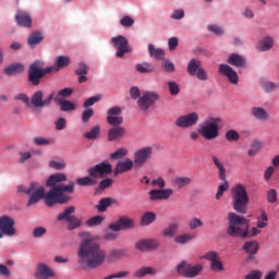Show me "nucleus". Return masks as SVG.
I'll return each instance as SVG.
<instances>
[{
	"label": "nucleus",
	"mask_w": 279,
	"mask_h": 279,
	"mask_svg": "<svg viewBox=\"0 0 279 279\" xmlns=\"http://www.w3.org/2000/svg\"><path fill=\"white\" fill-rule=\"evenodd\" d=\"M60 182H66V174L54 173L49 177L46 182V186H50V191L45 193V186L38 182H32L29 185H19L17 193H24L27 195L28 202L27 208L38 204L40 199L45 201L46 206H56V204H69L71 202V193L75 191V182L71 181L68 185ZM69 195H68V194Z\"/></svg>",
	"instance_id": "obj_1"
},
{
	"label": "nucleus",
	"mask_w": 279,
	"mask_h": 279,
	"mask_svg": "<svg viewBox=\"0 0 279 279\" xmlns=\"http://www.w3.org/2000/svg\"><path fill=\"white\" fill-rule=\"evenodd\" d=\"M81 243L77 251L78 265L83 269H97L106 263V252L99 247V244L88 232H80Z\"/></svg>",
	"instance_id": "obj_2"
},
{
	"label": "nucleus",
	"mask_w": 279,
	"mask_h": 279,
	"mask_svg": "<svg viewBox=\"0 0 279 279\" xmlns=\"http://www.w3.org/2000/svg\"><path fill=\"white\" fill-rule=\"evenodd\" d=\"M69 64H71V59L64 56H59L56 60V65L48 68H45V62L40 60L34 61L28 66V82L33 86H39L45 75H49V73H53V71H60V69H64V66H69Z\"/></svg>",
	"instance_id": "obj_3"
},
{
	"label": "nucleus",
	"mask_w": 279,
	"mask_h": 279,
	"mask_svg": "<svg viewBox=\"0 0 279 279\" xmlns=\"http://www.w3.org/2000/svg\"><path fill=\"white\" fill-rule=\"evenodd\" d=\"M226 234L232 239H236V236H240V239H254V236H258V231L256 228L250 230L248 219L230 211L228 214Z\"/></svg>",
	"instance_id": "obj_4"
},
{
	"label": "nucleus",
	"mask_w": 279,
	"mask_h": 279,
	"mask_svg": "<svg viewBox=\"0 0 279 279\" xmlns=\"http://www.w3.org/2000/svg\"><path fill=\"white\" fill-rule=\"evenodd\" d=\"M232 207L239 215L247 214V205L250 204V195L245 185L238 183L231 190Z\"/></svg>",
	"instance_id": "obj_5"
},
{
	"label": "nucleus",
	"mask_w": 279,
	"mask_h": 279,
	"mask_svg": "<svg viewBox=\"0 0 279 279\" xmlns=\"http://www.w3.org/2000/svg\"><path fill=\"white\" fill-rule=\"evenodd\" d=\"M221 123V118L209 117L203 122L197 129L198 134L203 136L206 141H214L219 136V124Z\"/></svg>",
	"instance_id": "obj_6"
},
{
	"label": "nucleus",
	"mask_w": 279,
	"mask_h": 279,
	"mask_svg": "<svg viewBox=\"0 0 279 279\" xmlns=\"http://www.w3.org/2000/svg\"><path fill=\"white\" fill-rule=\"evenodd\" d=\"M153 186H158L159 190H150L148 192L150 202H162L170 199L171 195H173L172 189H165L167 186V182L161 177L154 179L151 181Z\"/></svg>",
	"instance_id": "obj_7"
},
{
	"label": "nucleus",
	"mask_w": 279,
	"mask_h": 279,
	"mask_svg": "<svg viewBox=\"0 0 279 279\" xmlns=\"http://www.w3.org/2000/svg\"><path fill=\"white\" fill-rule=\"evenodd\" d=\"M202 271H204L202 264L193 265L186 260H182L177 265V272L179 276H183V278H197Z\"/></svg>",
	"instance_id": "obj_8"
},
{
	"label": "nucleus",
	"mask_w": 279,
	"mask_h": 279,
	"mask_svg": "<svg viewBox=\"0 0 279 279\" xmlns=\"http://www.w3.org/2000/svg\"><path fill=\"white\" fill-rule=\"evenodd\" d=\"M16 222L12 217L4 215L0 217V239L3 236H16Z\"/></svg>",
	"instance_id": "obj_9"
},
{
	"label": "nucleus",
	"mask_w": 279,
	"mask_h": 279,
	"mask_svg": "<svg viewBox=\"0 0 279 279\" xmlns=\"http://www.w3.org/2000/svg\"><path fill=\"white\" fill-rule=\"evenodd\" d=\"M198 121L199 114H197V112H190L178 117L174 120V125L175 128H180L181 130H189V128L197 125Z\"/></svg>",
	"instance_id": "obj_10"
},
{
	"label": "nucleus",
	"mask_w": 279,
	"mask_h": 279,
	"mask_svg": "<svg viewBox=\"0 0 279 279\" xmlns=\"http://www.w3.org/2000/svg\"><path fill=\"white\" fill-rule=\"evenodd\" d=\"M111 44L113 45V48L117 49V52H116L117 58H123L125 53H131L132 51V48L130 47V43L128 41V38H125L123 35L112 37Z\"/></svg>",
	"instance_id": "obj_11"
},
{
	"label": "nucleus",
	"mask_w": 279,
	"mask_h": 279,
	"mask_svg": "<svg viewBox=\"0 0 279 279\" xmlns=\"http://www.w3.org/2000/svg\"><path fill=\"white\" fill-rule=\"evenodd\" d=\"M154 154V147L146 146L144 148H141L134 153V160L133 163L135 167H144V165H147V161L151 159V156Z\"/></svg>",
	"instance_id": "obj_12"
},
{
	"label": "nucleus",
	"mask_w": 279,
	"mask_h": 279,
	"mask_svg": "<svg viewBox=\"0 0 279 279\" xmlns=\"http://www.w3.org/2000/svg\"><path fill=\"white\" fill-rule=\"evenodd\" d=\"M160 99V96L156 92H144L143 95L137 100V106L144 112H147L156 101Z\"/></svg>",
	"instance_id": "obj_13"
},
{
	"label": "nucleus",
	"mask_w": 279,
	"mask_h": 279,
	"mask_svg": "<svg viewBox=\"0 0 279 279\" xmlns=\"http://www.w3.org/2000/svg\"><path fill=\"white\" fill-rule=\"evenodd\" d=\"M90 178H104L112 173V165L108 161L100 162L87 170Z\"/></svg>",
	"instance_id": "obj_14"
},
{
	"label": "nucleus",
	"mask_w": 279,
	"mask_h": 279,
	"mask_svg": "<svg viewBox=\"0 0 279 279\" xmlns=\"http://www.w3.org/2000/svg\"><path fill=\"white\" fill-rule=\"evenodd\" d=\"M53 96L54 94L51 93L49 96L43 99V97H45V94L43 93V90H37L33 94L31 104L32 106H34V108H47L51 106V101H53Z\"/></svg>",
	"instance_id": "obj_15"
},
{
	"label": "nucleus",
	"mask_w": 279,
	"mask_h": 279,
	"mask_svg": "<svg viewBox=\"0 0 279 279\" xmlns=\"http://www.w3.org/2000/svg\"><path fill=\"white\" fill-rule=\"evenodd\" d=\"M204 260H209L210 266L209 269L211 271H223V263H221V258L219 257V253L211 251L203 255Z\"/></svg>",
	"instance_id": "obj_16"
},
{
	"label": "nucleus",
	"mask_w": 279,
	"mask_h": 279,
	"mask_svg": "<svg viewBox=\"0 0 279 279\" xmlns=\"http://www.w3.org/2000/svg\"><path fill=\"white\" fill-rule=\"evenodd\" d=\"M121 112H123L121 107L110 108L107 112V123L113 128H121V124L123 123V117L120 116Z\"/></svg>",
	"instance_id": "obj_17"
},
{
	"label": "nucleus",
	"mask_w": 279,
	"mask_h": 279,
	"mask_svg": "<svg viewBox=\"0 0 279 279\" xmlns=\"http://www.w3.org/2000/svg\"><path fill=\"white\" fill-rule=\"evenodd\" d=\"M131 228H134V220L125 216L120 217L117 222L109 226V230H113V232H121V230H131Z\"/></svg>",
	"instance_id": "obj_18"
},
{
	"label": "nucleus",
	"mask_w": 279,
	"mask_h": 279,
	"mask_svg": "<svg viewBox=\"0 0 279 279\" xmlns=\"http://www.w3.org/2000/svg\"><path fill=\"white\" fill-rule=\"evenodd\" d=\"M218 73L228 78L230 84H239V74L236 73V71H234V69H232V66L222 63L219 65Z\"/></svg>",
	"instance_id": "obj_19"
},
{
	"label": "nucleus",
	"mask_w": 279,
	"mask_h": 279,
	"mask_svg": "<svg viewBox=\"0 0 279 279\" xmlns=\"http://www.w3.org/2000/svg\"><path fill=\"white\" fill-rule=\"evenodd\" d=\"M134 161L130 158H124L123 160L118 161L114 170L113 175H120V173H128V171H132L134 168Z\"/></svg>",
	"instance_id": "obj_20"
},
{
	"label": "nucleus",
	"mask_w": 279,
	"mask_h": 279,
	"mask_svg": "<svg viewBox=\"0 0 279 279\" xmlns=\"http://www.w3.org/2000/svg\"><path fill=\"white\" fill-rule=\"evenodd\" d=\"M158 248V242L156 240L146 239L140 240L135 243V250L138 252H151V250Z\"/></svg>",
	"instance_id": "obj_21"
},
{
	"label": "nucleus",
	"mask_w": 279,
	"mask_h": 279,
	"mask_svg": "<svg viewBox=\"0 0 279 279\" xmlns=\"http://www.w3.org/2000/svg\"><path fill=\"white\" fill-rule=\"evenodd\" d=\"M227 63L236 69H247V60L239 53H232L227 58Z\"/></svg>",
	"instance_id": "obj_22"
},
{
	"label": "nucleus",
	"mask_w": 279,
	"mask_h": 279,
	"mask_svg": "<svg viewBox=\"0 0 279 279\" xmlns=\"http://www.w3.org/2000/svg\"><path fill=\"white\" fill-rule=\"evenodd\" d=\"M112 205L119 206V201L112 197H105L98 202V205L96 206V208L98 213H106L108 208H110Z\"/></svg>",
	"instance_id": "obj_23"
},
{
	"label": "nucleus",
	"mask_w": 279,
	"mask_h": 279,
	"mask_svg": "<svg viewBox=\"0 0 279 279\" xmlns=\"http://www.w3.org/2000/svg\"><path fill=\"white\" fill-rule=\"evenodd\" d=\"M53 276H54L53 270L49 268L47 264L37 265V272L35 275V278L48 279V278H53Z\"/></svg>",
	"instance_id": "obj_24"
},
{
	"label": "nucleus",
	"mask_w": 279,
	"mask_h": 279,
	"mask_svg": "<svg viewBox=\"0 0 279 279\" xmlns=\"http://www.w3.org/2000/svg\"><path fill=\"white\" fill-rule=\"evenodd\" d=\"M125 136V128L123 126H113L108 131V141L110 143L119 141Z\"/></svg>",
	"instance_id": "obj_25"
},
{
	"label": "nucleus",
	"mask_w": 279,
	"mask_h": 279,
	"mask_svg": "<svg viewBox=\"0 0 279 279\" xmlns=\"http://www.w3.org/2000/svg\"><path fill=\"white\" fill-rule=\"evenodd\" d=\"M246 254H250L248 258H252L254 254H258V250H260V244H258V241L251 240L246 241L242 247Z\"/></svg>",
	"instance_id": "obj_26"
},
{
	"label": "nucleus",
	"mask_w": 279,
	"mask_h": 279,
	"mask_svg": "<svg viewBox=\"0 0 279 279\" xmlns=\"http://www.w3.org/2000/svg\"><path fill=\"white\" fill-rule=\"evenodd\" d=\"M251 114L257 121H268L269 119V112L263 107H252Z\"/></svg>",
	"instance_id": "obj_27"
},
{
	"label": "nucleus",
	"mask_w": 279,
	"mask_h": 279,
	"mask_svg": "<svg viewBox=\"0 0 279 279\" xmlns=\"http://www.w3.org/2000/svg\"><path fill=\"white\" fill-rule=\"evenodd\" d=\"M15 20L20 27H32V15L29 13L21 11L15 15Z\"/></svg>",
	"instance_id": "obj_28"
},
{
	"label": "nucleus",
	"mask_w": 279,
	"mask_h": 279,
	"mask_svg": "<svg viewBox=\"0 0 279 279\" xmlns=\"http://www.w3.org/2000/svg\"><path fill=\"white\" fill-rule=\"evenodd\" d=\"M23 71H25L23 63H13L4 68L3 73L4 75L12 77V75H19L23 73Z\"/></svg>",
	"instance_id": "obj_29"
},
{
	"label": "nucleus",
	"mask_w": 279,
	"mask_h": 279,
	"mask_svg": "<svg viewBox=\"0 0 279 279\" xmlns=\"http://www.w3.org/2000/svg\"><path fill=\"white\" fill-rule=\"evenodd\" d=\"M269 226V216H267V213L265 211V209L260 210V215L257 217V222H256V227H252V228H256L258 233L260 234V230H264V228H267Z\"/></svg>",
	"instance_id": "obj_30"
},
{
	"label": "nucleus",
	"mask_w": 279,
	"mask_h": 279,
	"mask_svg": "<svg viewBox=\"0 0 279 279\" xmlns=\"http://www.w3.org/2000/svg\"><path fill=\"white\" fill-rule=\"evenodd\" d=\"M75 74L78 75V84H84L88 82V65L84 62L78 63Z\"/></svg>",
	"instance_id": "obj_31"
},
{
	"label": "nucleus",
	"mask_w": 279,
	"mask_h": 279,
	"mask_svg": "<svg viewBox=\"0 0 279 279\" xmlns=\"http://www.w3.org/2000/svg\"><path fill=\"white\" fill-rule=\"evenodd\" d=\"M54 101L60 106L61 112H73V110H76L77 108L71 100H62L58 96L54 98Z\"/></svg>",
	"instance_id": "obj_32"
},
{
	"label": "nucleus",
	"mask_w": 279,
	"mask_h": 279,
	"mask_svg": "<svg viewBox=\"0 0 279 279\" xmlns=\"http://www.w3.org/2000/svg\"><path fill=\"white\" fill-rule=\"evenodd\" d=\"M211 160L215 167L218 169L219 180H226V166H223V161H221V159L215 155L211 156Z\"/></svg>",
	"instance_id": "obj_33"
},
{
	"label": "nucleus",
	"mask_w": 279,
	"mask_h": 279,
	"mask_svg": "<svg viewBox=\"0 0 279 279\" xmlns=\"http://www.w3.org/2000/svg\"><path fill=\"white\" fill-rule=\"evenodd\" d=\"M74 213H75V207L74 206L65 207L64 210L57 216V221H66V222H69L70 219L73 218Z\"/></svg>",
	"instance_id": "obj_34"
},
{
	"label": "nucleus",
	"mask_w": 279,
	"mask_h": 279,
	"mask_svg": "<svg viewBox=\"0 0 279 279\" xmlns=\"http://www.w3.org/2000/svg\"><path fill=\"white\" fill-rule=\"evenodd\" d=\"M274 48V38L266 36L257 45L258 51H269Z\"/></svg>",
	"instance_id": "obj_35"
},
{
	"label": "nucleus",
	"mask_w": 279,
	"mask_h": 279,
	"mask_svg": "<svg viewBox=\"0 0 279 279\" xmlns=\"http://www.w3.org/2000/svg\"><path fill=\"white\" fill-rule=\"evenodd\" d=\"M45 40V37L43 36V33L40 32H33L27 40L28 47H36V45H40Z\"/></svg>",
	"instance_id": "obj_36"
},
{
	"label": "nucleus",
	"mask_w": 279,
	"mask_h": 279,
	"mask_svg": "<svg viewBox=\"0 0 279 279\" xmlns=\"http://www.w3.org/2000/svg\"><path fill=\"white\" fill-rule=\"evenodd\" d=\"M191 182H193V179L189 177H177L173 179L172 184L177 186V189H186V186H190Z\"/></svg>",
	"instance_id": "obj_37"
},
{
	"label": "nucleus",
	"mask_w": 279,
	"mask_h": 279,
	"mask_svg": "<svg viewBox=\"0 0 279 279\" xmlns=\"http://www.w3.org/2000/svg\"><path fill=\"white\" fill-rule=\"evenodd\" d=\"M202 69V61L198 59H191L187 63L189 75L195 76L196 73Z\"/></svg>",
	"instance_id": "obj_38"
},
{
	"label": "nucleus",
	"mask_w": 279,
	"mask_h": 279,
	"mask_svg": "<svg viewBox=\"0 0 279 279\" xmlns=\"http://www.w3.org/2000/svg\"><path fill=\"white\" fill-rule=\"evenodd\" d=\"M178 230H180V221L171 222L168 228L163 230V236L173 239V235L178 234Z\"/></svg>",
	"instance_id": "obj_39"
},
{
	"label": "nucleus",
	"mask_w": 279,
	"mask_h": 279,
	"mask_svg": "<svg viewBox=\"0 0 279 279\" xmlns=\"http://www.w3.org/2000/svg\"><path fill=\"white\" fill-rule=\"evenodd\" d=\"M148 52L150 58H155V60H165V50L154 47L153 44L148 45Z\"/></svg>",
	"instance_id": "obj_40"
},
{
	"label": "nucleus",
	"mask_w": 279,
	"mask_h": 279,
	"mask_svg": "<svg viewBox=\"0 0 279 279\" xmlns=\"http://www.w3.org/2000/svg\"><path fill=\"white\" fill-rule=\"evenodd\" d=\"M134 278H144V276H156V269L151 267H142L134 272Z\"/></svg>",
	"instance_id": "obj_41"
},
{
	"label": "nucleus",
	"mask_w": 279,
	"mask_h": 279,
	"mask_svg": "<svg viewBox=\"0 0 279 279\" xmlns=\"http://www.w3.org/2000/svg\"><path fill=\"white\" fill-rule=\"evenodd\" d=\"M137 73H154L156 69L149 62H143L135 65Z\"/></svg>",
	"instance_id": "obj_42"
},
{
	"label": "nucleus",
	"mask_w": 279,
	"mask_h": 279,
	"mask_svg": "<svg viewBox=\"0 0 279 279\" xmlns=\"http://www.w3.org/2000/svg\"><path fill=\"white\" fill-rule=\"evenodd\" d=\"M156 221V215L154 211H146L141 219V226H151Z\"/></svg>",
	"instance_id": "obj_43"
},
{
	"label": "nucleus",
	"mask_w": 279,
	"mask_h": 279,
	"mask_svg": "<svg viewBox=\"0 0 279 279\" xmlns=\"http://www.w3.org/2000/svg\"><path fill=\"white\" fill-rule=\"evenodd\" d=\"M76 184L78 186H95L97 184V180L93 179V177H84L76 179Z\"/></svg>",
	"instance_id": "obj_44"
},
{
	"label": "nucleus",
	"mask_w": 279,
	"mask_h": 279,
	"mask_svg": "<svg viewBox=\"0 0 279 279\" xmlns=\"http://www.w3.org/2000/svg\"><path fill=\"white\" fill-rule=\"evenodd\" d=\"M100 132L101 129L99 126H93L88 132L84 133V137L87 141H96V138H99Z\"/></svg>",
	"instance_id": "obj_45"
},
{
	"label": "nucleus",
	"mask_w": 279,
	"mask_h": 279,
	"mask_svg": "<svg viewBox=\"0 0 279 279\" xmlns=\"http://www.w3.org/2000/svg\"><path fill=\"white\" fill-rule=\"evenodd\" d=\"M83 226H84V222H82V220L74 215L68 222V230L69 231L77 230V228H82Z\"/></svg>",
	"instance_id": "obj_46"
},
{
	"label": "nucleus",
	"mask_w": 279,
	"mask_h": 279,
	"mask_svg": "<svg viewBox=\"0 0 279 279\" xmlns=\"http://www.w3.org/2000/svg\"><path fill=\"white\" fill-rule=\"evenodd\" d=\"M49 168L56 169V171H62L63 169H66V162L64 161V159H59L57 161L50 160Z\"/></svg>",
	"instance_id": "obj_47"
},
{
	"label": "nucleus",
	"mask_w": 279,
	"mask_h": 279,
	"mask_svg": "<svg viewBox=\"0 0 279 279\" xmlns=\"http://www.w3.org/2000/svg\"><path fill=\"white\" fill-rule=\"evenodd\" d=\"M193 239H195V235L185 233V234L175 236L174 243H179L180 245H186V243H189V241H193Z\"/></svg>",
	"instance_id": "obj_48"
},
{
	"label": "nucleus",
	"mask_w": 279,
	"mask_h": 279,
	"mask_svg": "<svg viewBox=\"0 0 279 279\" xmlns=\"http://www.w3.org/2000/svg\"><path fill=\"white\" fill-rule=\"evenodd\" d=\"M223 184L218 186V191L216 193V199H221L223 197V193L230 189V184H228V179L225 177V180H221Z\"/></svg>",
	"instance_id": "obj_49"
},
{
	"label": "nucleus",
	"mask_w": 279,
	"mask_h": 279,
	"mask_svg": "<svg viewBox=\"0 0 279 279\" xmlns=\"http://www.w3.org/2000/svg\"><path fill=\"white\" fill-rule=\"evenodd\" d=\"M128 156V149L126 148H118L114 153L110 155L111 160H119L121 158H125Z\"/></svg>",
	"instance_id": "obj_50"
},
{
	"label": "nucleus",
	"mask_w": 279,
	"mask_h": 279,
	"mask_svg": "<svg viewBox=\"0 0 279 279\" xmlns=\"http://www.w3.org/2000/svg\"><path fill=\"white\" fill-rule=\"evenodd\" d=\"M260 149H263V144L258 141H255L252 143L251 148L247 151V155L256 156V154H258V151H260Z\"/></svg>",
	"instance_id": "obj_51"
},
{
	"label": "nucleus",
	"mask_w": 279,
	"mask_h": 279,
	"mask_svg": "<svg viewBox=\"0 0 279 279\" xmlns=\"http://www.w3.org/2000/svg\"><path fill=\"white\" fill-rule=\"evenodd\" d=\"M225 138L226 141H229V143H231L232 141H239V138H241V135H239V132H236V130H229L226 132Z\"/></svg>",
	"instance_id": "obj_52"
},
{
	"label": "nucleus",
	"mask_w": 279,
	"mask_h": 279,
	"mask_svg": "<svg viewBox=\"0 0 279 279\" xmlns=\"http://www.w3.org/2000/svg\"><path fill=\"white\" fill-rule=\"evenodd\" d=\"M97 101H101V94H98L96 96H93V97H89L88 99H86L84 101L83 108L89 109L90 106H95V104H97Z\"/></svg>",
	"instance_id": "obj_53"
},
{
	"label": "nucleus",
	"mask_w": 279,
	"mask_h": 279,
	"mask_svg": "<svg viewBox=\"0 0 279 279\" xmlns=\"http://www.w3.org/2000/svg\"><path fill=\"white\" fill-rule=\"evenodd\" d=\"M125 254H128V251H125V248L113 250L111 251L110 257L112 258V260H119V258H123Z\"/></svg>",
	"instance_id": "obj_54"
},
{
	"label": "nucleus",
	"mask_w": 279,
	"mask_h": 279,
	"mask_svg": "<svg viewBox=\"0 0 279 279\" xmlns=\"http://www.w3.org/2000/svg\"><path fill=\"white\" fill-rule=\"evenodd\" d=\"M262 88H264L265 93H274V90H278V85L267 81L262 84Z\"/></svg>",
	"instance_id": "obj_55"
},
{
	"label": "nucleus",
	"mask_w": 279,
	"mask_h": 279,
	"mask_svg": "<svg viewBox=\"0 0 279 279\" xmlns=\"http://www.w3.org/2000/svg\"><path fill=\"white\" fill-rule=\"evenodd\" d=\"M204 226V221L199 218H192L189 221V228L190 230H197V228H202Z\"/></svg>",
	"instance_id": "obj_56"
},
{
	"label": "nucleus",
	"mask_w": 279,
	"mask_h": 279,
	"mask_svg": "<svg viewBox=\"0 0 279 279\" xmlns=\"http://www.w3.org/2000/svg\"><path fill=\"white\" fill-rule=\"evenodd\" d=\"M104 221V217L101 216H95L93 218H89L86 221V226H88L89 228H93L95 226H100V223Z\"/></svg>",
	"instance_id": "obj_57"
},
{
	"label": "nucleus",
	"mask_w": 279,
	"mask_h": 279,
	"mask_svg": "<svg viewBox=\"0 0 279 279\" xmlns=\"http://www.w3.org/2000/svg\"><path fill=\"white\" fill-rule=\"evenodd\" d=\"M168 88L170 90V95H180V85H178V83L173 81L168 82Z\"/></svg>",
	"instance_id": "obj_58"
},
{
	"label": "nucleus",
	"mask_w": 279,
	"mask_h": 279,
	"mask_svg": "<svg viewBox=\"0 0 279 279\" xmlns=\"http://www.w3.org/2000/svg\"><path fill=\"white\" fill-rule=\"evenodd\" d=\"M93 114H95V110H93L92 108H86V110H84L82 113L83 123H88L93 118Z\"/></svg>",
	"instance_id": "obj_59"
},
{
	"label": "nucleus",
	"mask_w": 279,
	"mask_h": 279,
	"mask_svg": "<svg viewBox=\"0 0 279 279\" xmlns=\"http://www.w3.org/2000/svg\"><path fill=\"white\" fill-rule=\"evenodd\" d=\"M33 143H35L38 147L51 145V141L47 137H34Z\"/></svg>",
	"instance_id": "obj_60"
},
{
	"label": "nucleus",
	"mask_w": 279,
	"mask_h": 279,
	"mask_svg": "<svg viewBox=\"0 0 279 279\" xmlns=\"http://www.w3.org/2000/svg\"><path fill=\"white\" fill-rule=\"evenodd\" d=\"M161 66L165 69L166 73H173V71H175V65L171 62V60L165 59Z\"/></svg>",
	"instance_id": "obj_61"
},
{
	"label": "nucleus",
	"mask_w": 279,
	"mask_h": 279,
	"mask_svg": "<svg viewBox=\"0 0 279 279\" xmlns=\"http://www.w3.org/2000/svg\"><path fill=\"white\" fill-rule=\"evenodd\" d=\"M130 276L129 271H119L112 275H109L107 277H104L102 279H121V278H128Z\"/></svg>",
	"instance_id": "obj_62"
},
{
	"label": "nucleus",
	"mask_w": 279,
	"mask_h": 279,
	"mask_svg": "<svg viewBox=\"0 0 279 279\" xmlns=\"http://www.w3.org/2000/svg\"><path fill=\"white\" fill-rule=\"evenodd\" d=\"M263 271L260 270H251L247 275L244 276V279H262Z\"/></svg>",
	"instance_id": "obj_63"
},
{
	"label": "nucleus",
	"mask_w": 279,
	"mask_h": 279,
	"mask_svg": "<svg viewBox=\"0 0 279 279\" xmlns=\"http://www.w3.org/2000/svg\"><path fill=\"white\" fill-rule=\"evenodd\" d=\"M120 25H122V27H132V25H134V19L130 15L123 16L120 20Z\"/></svg>",
	"instance_id": "obj_64"
}]
</instances>
